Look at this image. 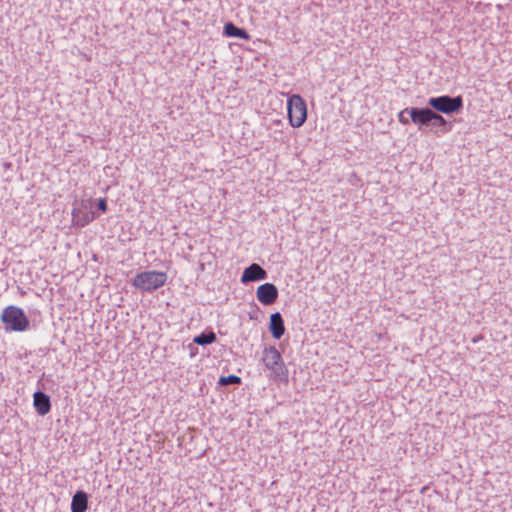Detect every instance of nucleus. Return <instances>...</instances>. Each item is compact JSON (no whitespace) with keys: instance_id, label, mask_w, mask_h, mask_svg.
Masks as SVG:
<instances>
[{"instance_id":"nucleus-1","label":"nucleus","mask_w":512,"mask_h":512,"mask_svg":"<svg viewBox=\"0 0 512 512\" xmlns=\"http://www.w3.org/2000/svg\"><path fill=\"white\" fill-rule=\"evenodd\" d=\"M0 319L7 332H24L30 326V321L23 309L14 305L7 306Z\"/></svg>"},{"instance_id":"nucleus-2","label":"nucleus","mask_w":512,"mask_h":512,"mask_svg":"<svg viewBox=\"0 0 512 512\" xmlns=\"http://www.w3.org/2000/svg\"><path fill=\"white\" fill-rule=\"evenodd\" d=\"M262 362L267 370L276 380L286 381L288 379V369L286 368L281 353L274 346L263 349Z\"/></svg>"},{"instance_id":"nucleus-3","label":"nucleus","mask_w":512,"mask_h":512,"mask_svg":"<svg viewBox=\"0 0 512 512\" xmlns=\"http://www.w3.org/2000/svg\"><path fill=\"white\" fill-rule=\"evenodd\" d=\"M166 281L167 274L165 272L151 270L136 274L132 285L141 292H152L162 287Z\"/></svg>"},{"instance_id":"nucleus-4","label":"nucleus","mask_w":512,"mask_h":512,"mask_svg":"<svg viewBox=\"0 0 512 512\" xmlns=\"http://www.w3.org/2000/svg\"><path fill=\"white\" fill-rule=\"evenodd\" d=\"M289 123L293 128L301 127L307 119V105L298 94H293L287 101Z\"/></svg>"},{"instance_id":"nucleus-5","label":"nucleus","mask_w":512,"mask_h":512,"mask_svg":"<svg viewBox=\"0 0 512 512\" xmlns=\"http://www.w3.org/2000/svg\"><path fill=\"white\" fill-rule=\"evenodd\" d=\"M428 104L437 112L450 115L463 108V98L460 95L455 97L441 95L429 98Z\"/></svg>"},{"instance_id":"nucleus-6","label":"nucleus","mask_w":512,"mask_h":512,"mask_svg":"<svg viewBox=\"0 0 512 512\" xmlns=\"http://www.w3.org/2000/svg\"><path fill=\"white\" fill-rule=\"evenodd\" d=\"M71 215L73 225L81 228L87 226L98 217L94 211L84 204L80 207L73 208Z\"/></svg>"},{"instance_id":"nucleus-7","label":"nucleus","mask_w":512,"mask_h":512,"mask_svg":"<svg viewBox=\"0 0 512 512\" xmlns=\"http://www.w3.org/2000/svg\"><path fill=\"white\" fill-rule=\"evenodd\" d=\"M256 296L258 301L263 305H271L278 298V289L272 283H264L257 288Z\"/></svg>"},{"instance_id":"nucleus-8","label":"nucleus","mask_w":512,"mask_h":512,"mask_svg":"<svg viewBox=\"0 0 512 512\" xmlns=\"http://www.w3.org/2000/svg\"><path fill=\"white\" fill-rule=\"evenodd\" d=\"M406 111L409 112L410 120L418 125L419 129H421L422 126L430 125L432 109L412 107L406 108Z\"/></svg>"},{"instance_id":"nucleus-9","label":"nucleus","mask_w":512,"mask_h":512,"mask_svg":"<svg viewBox=\"0 0 512 512\" xmlns=\"http://www.w3.org/2000/svg\"><path fill=\"white\" fill-rule=\"evenodd\" d=\"M267 278V272L259 264L252 263L250 266L244 269L241 282L246 284L248 282L260 281Z\"/></svg>"},{"instance_id":"nucleus-10","label":"nucleus","mask_w":512,"mask_h":512,"mask_svg":"<svg viewBox=\"0 0 512 512\" xmlns=\"http://www.w3.org/2000/svg\"><path fill=\"white\" fill-rule=\"evenodd\" d=\"M33 405L37 413L44 416L51 409L50 397L42 391H36L33 395Z\"/></svg>"},{"instance_id":"nucleus-11","label":"nucleus","mask_w":512,"mask_h":512,"mask_svg":"<svg viewBox=\"0 0 512 512\" xmlns=\"http://www.w3.org/2000/svg\"><path fill=\"white\" fill-rule=\"evenodd\" d=\"M269 330L275 339H280L284 335V320L279 312L270 315Z\"/></svg>"},{"instance_id":"nucleus-12","label":"nucleus","mask_w":512,"mask_h":512,"mask_svg":"<svg viewBox=\"0 0 512 512\" xmlns=\"http://www.w3.org/2000/svg\"><path fill=\"white\" fill-rule=\"evenodd\" d=\"M88 509V494L83 490H78L72 496L71 512H85Z\"/></svg>"},{"instance_id":"nucleus-13","label":"nucleus","mask_w":512,"mask_h":512,"mask_svg":"<svg viewBox=\"0 0 512 512\" xmlns=\"http://www.w3.org/2000/svg\"><path fill=\"white\" fill-rule=\"evenodd\" d=\"M224 33L229 37H237L244 40L249 38V35L246 30L237 27L231 22L225 24Z\"/></svg>"},{"instance_id":"nucleus-14","label":"nucleus","mask_w":512,"mask_h":512,"mask_svg":"<svg viewBox=\"0 0 512 512\" xmlns=\"http://www.w3.org/2000/svg\"><path fill=\"white\" fill-rule=\"evenodd\" d=\"M216 339V334L213 331H209L195 336L193 342L197 345L205 346L214 343Z\"/></svg>"},{"instance_id":"nucleus-15","label":"nucleus","mask_w":512,"mask_h":512,"mask_svg":"<svg viewBox=\"0 0 512 512\" xmlns=\"http://www.w3.org/2000/svg\"><path fill=\"white\" fill-rule=\"evenodd\" d=\"M429 126L435 127V128L442 127L444 129V131L448 130L447 129V121L443 118V116H441L440 114L436 113L433 110H432L431 122H430Z\"/></svg>"},{"instance_id":"nucleus-16","label":"nucleus","mask_w":512,"mask_h":512,"mask_svg":"<svg viewBox=\"0 0 512 512\" xmlns=\"http://www.w3.org/2000/svg\"><path fill=\"white\" fill-rule=\"evenodd\" d=\"M218 383L221 386L238 385L241 383V378L236 375L221 376Z\"/></svg>"},{"instance_id":"nucleus-17","label":"nucleus","mask_w":512,"mask_h":512,"mask_svg":"<svg viewBox=\"0 0 512 512\" xmlns=\"http://www.w3.org/2000/svg\"><path fill=\"white\" fill-rule=\"evenodd\" d=\"M398 119L399 122L403 125H406L409 123V121H411L409 117V112L406 111V108L398 114Z\"/></svg>"},{"instance_id":"nucleus-18","label":"nucleus","mask_w":512,"mask_h":512,"mask_svg":"<svg viewBox=\"0 0 512 512\" xmlns=\"http://www.w3.org/2000/svg\"><path fill=\"white\" fill-rule=\"evenodd\" d=\"M97 208L102 213H105L107 211V201H106L105 198L98 199V201H97Z\"/></svg>"},{"instance_id":"nucleus-19","label":"nucleus","mask_w":512,"mask_h":512,"mask_svg":"<svg viewBox=\"0 0 512 512\" xmlns=\"http://www.w3.org/2000/svg\"><path fill=\"white\" fill-rule=\"evenodd\" d=\"M190 355H191V357H193L195 355V353L191 350Z\"/></svg>"}]
</instances>
